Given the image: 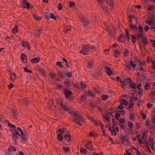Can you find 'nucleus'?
<instances>
[{"instance_id":"f257e3e1","label":"nucleus","mask_w":155,"mask_h":155,"mask_svg":"<svg viewBox=\"0 0 155 155\" xmlns=\"http://www.w3.org/2000/svg\"><path fill=\"white\" fill-rule=\"evenodd\" d=\"M68 113L74 116L73 120L77 124L82 126L83 124L81 122H85L83 117L81 116H78L76 112L70 110L68 111Z\"/></svg>"},{"instance_id":"f03ea898","label":"nucleus","mask_w":155,"mask_h":155,"mask_svg":"<svg viewBox=\"0 0 155 155\" xmlns=\"http://www.w3.org/2000/svg\"><path fill=\"white\" fill-rule=\"evenodd\" d=\"M138 43L140 48L142 50L143 49H145V46L148 44V42L147 38L143 37L141 39V41H139Z\"/></svg>"},{"instance_id":"7ed1b4c3","label":"nucleus","mask_w":155,"mask_h":155,"mask_svg":"<svg viewBox=\"0 0 155 155\" xmlns=\"http://www.w3.org/2000/svg\"><path fill=\"white\" fill-rule=\"evenodd\" d=\"M121 136L119 137V138L122 141L121 144H124L125 141V143L126 145H128L129 144V140L127 138L128 137L127 135L126 134L124 136L122 134H121Z\"/></svg>"},{"instance_id":"20e7f679","label":"nucleus","mask_w":155,"mask_h":155,"mask_svg":"<svg viewBox=\"0 0 155 155\" xmlns=\"http://www.w3.org/2000/svg\"><path fill=\"white\" fill-rule=\"evenodd\" d=\"M131 82L132 80L130 78H127L124 81H120V82L122 83L121 84V86L124 89L126 85H127L128 84L129 85V84H130L129 83Z\"/></svg>"},{"instance_id":"39448f33","label":"nucleus","mask_w":155,"mask_h":155,"mask_svg":"<svg viewBox=\"0 0 155 155\" xmlns=\"http://www.w3.org/2000/svg\"><path fill=\"white\" fill-rule=\"evenodd\" d=\"M63 92L66 98H69V96L72 94V92L67 89H64Z\"/></svg>"},{"instance_id":"423d86ee","label":"nucleus","mask_w":155,"mask_h":155,"mask_svg":"<svg viewBox=\"0 0 155 155\" xmlns=\"http://www.w3.org/2000/svg\"><path fill=\"white\" fill-rule=\"evenodd\" d=\"M36 69L39 72H40L42 76H45V75L46 73L45 70L40 68L39 66H36Z\"/></svg>"},{"instance_id":"0eeeda50","label":"nucleus","mask_w":155,"mask_h":155,"mask_svg":"<svg viewBox=\"0 0 155 155\" xmlns=\"http://www.w3.org/2000/svg\"><path fill=\"white\" fill-rule=\"evenodd\" d=\"M108 32L111 38L112 37L114 38H115L116 32H115L113 28L112 30H110Z\"/></svg>"},{"instance_id":"6e6552de","label":"nucleus","mask_w":155,"mask_h":155,"mask_svg":"<svg viewBox=\"0 0 155 155\" xmlns=\"http://www.w3.org/2000/svg\"><path fill=\"white\" fill-rule=\"evenodd\" d=\"M135 36L137 40L138 39L139 40V39L140 38H143V32H139L137 33L136 35H135Z\"/></svg>"},{"instance_id":"1a4fd4ad","label":"nucleus","mask_w":155,"mask_h":155,"mask_svg":"<svg viewBox=\"0 0 155 155\" xmlns=\"http://www.w3.org/2000/svg\"><path fill=\"white\" fill-rule=\"evenodd\" d=\"M71 137L69 134H65L64 136V139L66 140L68 142L71 141Z\"/></svg>"},{"instance_id":"9d476101","label":"nucleus","mask_w":155,"mask_h":155,"mask_svg":"<svg viewBox=\"0 0 155 155\" xmlns=\"http://www.w3.org/2000/svg\"><path fill=\"white\" fill-rule=\"evenodd\" d=\"M85 146L88 149L91 150H92L93 146L91 141H88V143L85 144Z\"/></svg>"},{"instance_id":"9b49d317","label":"nucleus","mask_w":155,"mask_h":155,"mask_svg":"<svg viewBox=\"0 0 155 155\" xmlns=\"http://www.w3.org/2000/svg\"><path fill=\"white\" fill-rule=\"evenodd\" d=\"M40 58L38 57L37 58H33L31 59L30 61L32 63H38L40 61Z\"/></svg>"},{"instance_id":"f8f14e48","label":"nucleus","mask_w":155,"mask_h":155,"mask_svg":"<svg viewBox=\"0 0 155 155\" xmlns=\"http://www.w3.org/2000/svg\"><path fill=\"white\" fill-rule=\"evenodd\" d=\"M22 61L24 63L27 62V57L25 54L22 53L21 54Z\"/></svg>"},{"instance_id":"ddd939ff","label":"nucleus","mask_w":155,"mask_h":155,"mask_svg":"<svg viewBox=\"0 0 155 155\" xmlns=\"http://www.w3.org/2000/svg\"><path fill=\"white\" fill-rule=\"evenodd\" d=\"M22 42V46L23 47L27 48L29 49V50H30L31 48L28 42H26L25 41L24 42V41H23Z\"/></svg>"},{"instance_id":"4468645a","label":"nucleus","mask_w":155,"mask_h":155,"mask_svg":"<svg viewBox=\"0 0 155 155\" xmlns=\"http://www.w3.org/2000/svg\"><path fill=\"white\" fill-rule=\"evenodd\" d=\"M60 104L63 110H66L67 111L69 110V108L67 106H65L64 105L62 102L60 103Z\"/></svg>"},{"instance_id":"2eb2a0df","label":"nucleus","mask_w":155,"mask_h":155,"mask_svg":"<svg viewBox=\"0 0 155 155\" xmlns=\"http://www.w3.org/2000/svg\"><path fill=\"white\" fill-rule=\"evenodd\" d=\"M122 53L120 52L119 50H115L114 51V56L117 57L118 56H120V54Z\"/></svg>"},{"instance_id":"dca6fc26","label":"nucleus","mask_w":155,"mask_h":155,"mask_svg":"<svg viewBox=\"0 0 155 155\" xmlns=\"http://www.w3.org/2000/svg\"><path fill=\"white\" fill-rule=\"evenodd\" d=\"M105 69L106 71V72L108 75H110L112 74V71H111L110 68L107 67H106Z\"/></svg>"},{"instance_id":"f3484780","label":"nucleus","mask_w":155,"mask_h":155,"mask_svg":"<svg viewBox=\"0 0 155 155\" xmlns=\"http://www.w3.org/2000/svg\"><path fill=\"white\" fill-rule=\"evenodd\" d=\"M20 136L21 137V139L23 141H26L28 138V135L25 133L23 134V135H21Z\"/></svg>"},{"instance_id":"a211bd4d","label":"nucleus","mask_w":155,"mask_h":155,"mask_svg":"<svg viewBox=\"0 0 155 155\" xmlns=\"http://www.w3.org/2000/svg\"><path fill=\"white\" fill-rule=\"evenodd\" d=\"M83 46L85 48L87 49H91V48L93 49H95V47L94 45H93L92 46H91V47H90V45H84Z\"/></svg>"},{"instance_id":"6ab92c4d","label":"nucleus","mask_w":155,"mask_h":155,"mask_svg":"<svg viewBox=\"0 0 155 155\" xmlns=\"http://www.w3.org/2000/svg\"><path fill=\"white\" fill-rule=\"evenodd\" d=\"M120 103L122 104L127 106L128 105V102L126 100L123 99L120 101Z\"/></svg>"},{"instance_id":"aec40b11","label":"nucleus","mask_w":155,"mask_h":155,"mask_svg":"<svg viewBox=\"0 0 155 155\" xmlns=\"http://www.w3.org/2000/svg\"><path fill=\"white\" fill-rule=\"evenodd\" d=\"M15 28L12 29V33H16L18 32V25H15Z\"/></svg>"},{"instance_id":"412c9836","label":"nucleus","mask_w":155,"mask_h":155,"mask_svg":"<svg viewBox=\"0 0 155 155\" xmlns=\"http://www.w3.org/2000/svg\"><path fill=\"white\" fill-rule=\"evenodd\" d=\"M130 87L132 89L136 88V85L134 82H133L132 83H130L129 84Z\"/></svg>"},{"instance_id":"4be33fe9","label":"nucleus","mask_w":155,"mask_h":155,"mask_svg":"<svg viewBox=\"0 0 155 155\" xmlns=\"http://www.w3.org/2000/svg\"><path fill=\"white\" fill-rule=\"evenodd\" d=\"M104 2H100V3H97V4L102 8L104 9L106 8V6L104 4Z\"/></svg>"},{"instance_id":"5701e85b","label":"nucleus","mask_w":155,"mask_h":155,"mask_svg":"<svg viewBox=\"0 0 155 155\" xmlns=\"http://www.w3.org/2000/svg\"><path fill=\"white\" fill-rule=\"evenodd\" d=\"M17 135H15V134H13L12 135V139L15 142H17L16 140L18 138Z\"/></svg>"},{"instance_id":"b1692460","label":"nucleus","mask_w":155,"mask_h":155,"mask_svg":"<svg viewBox=\"0 0 155 155\" xmlns=\"http://www.w3.org/2000/svg\"><path fill=\"white\" fill-rule=\"evenodd\" d=\"M8 150L9 151L12 152L13 151H15L16 149L14 147L10 146V147L8 149Z\"/></svg>"},{"instance_id":"393cba45","label":"nucleus","mask_w":155,"mask_h":155,"mask_svg":"<svg viewBox=\"0 0 155 155\" xmlns=\"http://www.w3.org/2000/svg\"><path fill=\"white\" fill-rule=\"evenodd\" d=\"M132 39L131 41L133 43H135L136 42V39L135 35H131Z\"/></svg>"},{"instance_id":"a878e982","label":"nucleus","mask_w":155,"mask_h":155,"mask_svg":"<svg viewBox=\"0 0 155 155\" xmlns=\"http://www.w3.org/2000/svg\"><path fill=\"white\" fill-rule=\"evenodd\" d=\"M62 149L65 152H68L70 150V148L68 147H63Z\"/></svg>"},{"instance_id":"bb28decb","label":"nucleus","mask_w":155,"mask_h":155,"mask_svg":"<svg viewBox=\"0 0 155 155\" xmlns=\"http://www.w3.org/2000/svg\"><path fill=\"white\" fill-rule=\"evenodd\" d=\"M130 66L132 67L133 68H134L136 66V64L133 63V62L131 61H130Z\"/></svg>"},{"instance_id":"cd10ccee","label":"nucleus","mask_w":155,"mask_h":155,"mask_svg":"<svg viewBox=\"0 0 155 155\" xmlns=\"http://www.w3.org/2000/svg\"><path fill=\"white\" fill-rule=\"evenodd\" d=\"M102 117L105 119L106 120L108 121H109V117L108 115L105 114L104 115L102 116Z\"/></svg>"},{"instance_id":"c85d7f7f","label":"nucleus","mask_w":155,"mask_h":155,"mask_svg":"<svg viewBox=\"0 0 155 155\" xmlns=\"http://www.w3.org/2000/svg\"><path fill=\"white\" fill-rule=\"evenodd\" d=\"M85 48H82L81 51H80V52L81 53H82L83 54H87V50H85Z\"/></svg>"},{"instance_id":"c756f323","label":"nucleus","mask_w":155,"mask_h":155,"mask_svg":"<svg viewBox=\"0 0 155 155\" xmlns=\"http://www.w3.org/2000/svg\"><path fill=\"white\" fill-rule=\"evenodd\" d=\"M63 136L61 134H58L57 136L58 139L60 141H61L63 139Z\"/></svg>"},{"instance_id":"7c9ffc66","label":"nucleus","mask_w":155,"mask_h":155,"mask_svg":"<svg viewBox=\"0 0 155 155\" xmlns=\"http://www.w3.org/2000/svg\"><path fill=\"white\" fill-rule=\"evenodd\" d=\"M130 25L129 26L130 30H131L132 29H137V28L135 25H133L131 23H130Z\"/></svg>"},{"instance_id":"2f4dec72","label":"nucleus","mask_w":155,"mask_h":155,"mask_svg":"<svg viewBox=\"0 0 155 155\" xmlns=\"http://www.w3.org/2000/svg\"><path fill=\"white\" fill-rule=\"evenodd\" d=\"M80 85L81 86L82 89H84L87 87V85L85 84H83L82 81L80 82Z\"/></svg>"},{"instance_id":"473e14b6","label":"nucleus","mask_w":155,"mask_h":155,"mask_svg":"<svg viewBox=\"0 0 155 155\" xmlns=\"http://www.w3.org/2000/svg\"><path fill=\"white\" fill-rule=\"evenodd\" d=\"M127 125L130 129L132 128L133 127V124L130 121H128V122Z\"/></svg>"},{"instance_id":"72a5a7b5","label":"nucleus","mask_w":155,"mask_h":155,"mask_svg":"<svg viewBox=\"0 0 155 155\" xmlns=\"http://www.w3.org/2000/svg\"><path fill=\"white\" fill-rule=\"evenodd\" d=\"M86 96H87V95H82L81 97V101H85L86 99Z\"/></svg>"},{"instance_id":"f704fd0d","label":"nucleus","mask_w":155,"mask_h":155,"mask_svg":"<svg viewBox=\"0 0 155 155\" xmlns=\"http://www.w3.org/2000/svg\"><path fill=\"white\" fill-rule=\"evenodd\" d=\"M8 126L12 129H14V128H15V125H13L10 123H8Z\"/></svg>"},{"instance_id":"c9c22d12","label":"nucleus","mask_w":155,"mask_h":155,"mask_svg":"<svg viewBox=\"0 0 155 155\" xmlns=\"http://www.w3.org/2000/svg\"><path fill=\"white\" fill-rule=\"evenodd\" d=\"M147 131L146 130H145L143 131V134L142 135V138L143 139V140H144V137H147V136L146 135V134H147Z\"/></svg>"},{"instance_id":"e433bc0d","label":"nucleus","mask_w":155,"mask_h":155,"mask_svg":"<svg viewBox=\"0 0 155 155\" xmlns=\"http://www.w3.org/2000/svg\"><path fill=\"white\" fill-rule=\"evenodd\" d=\"M27 2L26 0H23V1L22 5V7H24V8H26V2Z\"/></svg>"},{"instance_id":"4c0bfd02","label":"nucleus","mask_w":155,"mask_h":155,"mask_svg":"<svg viewBox=\"0 0 155 155\" xmlns=\"http://www.w3.org/2000/svg\"><path fill=\"white\" fill-rule=\"evenodd\" d=\"M108 96L107 95H104L102 96V99L104 101L106 100L108 98Z\"/></svg>"},{"instance_id":"58836bf2","label":"nucleus","mask_w":155,"mask_h":155,"mask_svg":"<svg viewBox=\"0 0 155 155\" xmlns=\"http://www.w3.org/2000/svg\"><path fill=\"white\" fill-rule=\"evenodd\" d=\"M50 15V13L48 12L46 13L45 15V18L46 19L48 20L49 18V16Z\"/></svg>"},{"instance_id":"ea45409f","label":"nucleus","mask_w":155,"mask_h":155,"mask_svg":"<svg viewBox=\"0 0 155 155\" xmlns=\"http://www.w3.org/2000/svg\"><path fill=\"white\" fill-rule=\"evenodd\" d=\"M129 53V51L126 48L125 49L124 51V56H126Z\"/></svg>"},{"instance_id":"a19ab883","label":"nucleus","mask_w":155,"mask_h":155,"mask_svg":"<svg viewBox=\"0 0 155 155\" xmlns=\"http://www.w3.org/2000/svg\"><path fill=\"white\" fill-rule=\"evenodd\" d=\"M24 70L25 72H28L30 73H32V71L28 69L27 67H25L24 68Z\"/></svg>"},{"instance_id":"79ce46f5","label":"nucleus","mask_w":155,"mask_h":155,"mask_svg":"<svg viewBox=\"0 0 155 155\" xmlns=\"http://www.w3.org/2000/svg\"><path fill=\"white\" fill-rule=\"evenodd\" d=\"M80 152L82 153H85L87 152V150L86 149L83 148H81L80 149Z\"/></svg>"},{"instance_id":"37998d69","label":"nucleus","mask_w":155,"mask_h":155,"mask_svg":"<svg viewBox=\"0 0 155 155\" xmlns=\"http://www.w3.org/2000/svg\"><path fill=\"white\" fill-rule=\"evenodd\" d=\"M137 94L139 96H142L143 95V90H142L140 91H138Z\"/></svg>"},{"instance_id":"c03bdc74","label":"nucleus","mask_w":155,"mask_h":155,"mask_svg":"<svg viewBox=\"0 0 155 155\" xmlns=\"http://www.w3.org/2000/svg\"><path fill=\"white\" fill-rule=\"evenodd\" d=\"M75 5V3L74 2H70L69 4V6L71 8L74 7Z\"/></svg>"},{"instance_id":"a18cd8bd","label":"nucleus","mask_w":155,"mask_h":155,"mask_svg":"<svg viewBox=\"0 0 155 155\" xmlns=\"http://www.w3.org/2000/svg\"><path fill=\"white\" fill-rule=\"evenodd\" d=\"M120 114L119 113H117L115 115V117L116 120H118L120 117Z\"/></svg>"},{"instance_id":"49530a36","label":"nucleus","mask_w":155,"mask_h":155,"mask_svg":"<svg viewBox=\"0 0 155 155\" xmlns=\"http://www.w3.org/2000/svg\"><path fill=\"white\" fill-rule=\"evenodd\" d=\"M50 18L53 19H54V20H56V18L55 16H54V14L53 13H51L50 14Z\"/></svg>"},{"instance_id":"de8ad7c7","label":"nucleus","mask_w":155,"mask_h":155,"mask_svg":"<svg viewBox=\"0 0 155 155\" xmlns=\"http://www.w3.org/2000/svg\"><path fill=\"white\" fill-rule=\"evenodd\" d=\"M87 95L91 96V97H94L95 94L93 93H91L90 91H88L87 92Z\"/></svg>"},{"instance_id":"09e8293b","label":"nucleus","mask_w":155,"mask_h":155,"mask_svg":"<svg viewBox=\"0 0 155 155\" xmlns=\"http://www.w3.org/2000/svg\"><path fill=\"white\" fill-rule=\"evenodd\" d=\"M145 22L147 24H148L149 25H153L151 24L152 23H153V22H152L151 20H146L145 21Z\"/></svg>"},{"instance_id":"8fccbe9b","label":"nucleus","mask_w":155,"mask_h":155,"mask_svg":"<svg viewBox=\"0 0 155 155\" xmlns=\"http://www.w3.org/2000/svg\"><path fill=\"white\" fill-rule=\"evenodd\" d=\"M93 64H91L90 62H87V67L88 68H89L91 69L92 68Z\"/></svg>"},{"instance_id":"3c124183","label":"nucleus","mask_w":155,"mask_h":155,"mask_svg":"<svg viewBox=\"0 0 155 155\" xmlns=\"http://www.w3.org/2000/svg\"><path fill=\"white\" fill-rule=\"evenodd\" d=\"M107 3L110 6L112 7L113 5V3L112 1L111 0L107 1Z\"/></svg>"},{"instance_id":"603ef678","label":"nucleus","mask_w":155,"mask_h":155,"mask_svg":"<svg viewBox=\"0 0 155 155\" xmlns=\"http://www.w3.org/2000/svg\"><path fill=\"white\" fill-rule=\"evenodd\" d=\"M125 107L122 105V104H120L117 107V109H123Z\"/></svg>"},{"instance_id":"864d4df0","label":"nucleus","mask_w":155,"mask_h":155,"mask_svg":"<svg viewBox=\"0 0 155 155\" xmlns=\"http://www.w3.org/2000/svg\"><path fill=\"white\" fill-rule=\"evenodd\" d=\"M33 17L34 19H35L37 21H39L40 20V19H39V17L38 16H37L35 15H33Z\"/></svg>"},{"instance_id":"5fc2aeb1","label":"nucleus","mask_w":155,"mask_h":155,"mask_svg":"<svg viewBox=\"0 0 155 155\" xmlns=\"http://www.w3.org/2000/svg\"><path fill=\"white\" fill-rule=\"evenodd\" d=\"M67 132V130L65 128H64L62 129V132H61V133L63 134Z\"/></svg>"},{"instance_id":"6e6d98bb","label":"nucleus","mask_w":155,"mask_h":155,"mask_svg":"<svg viewBox=\"0 0 155 155\" xmlns=\"http://www.w3.org/2000/svg\"><path fill=\"white\" fill-rule=\"evenodd\" d=\"M138 62L139 63V65L140 66V67H142L143 65H144V64L143 62H141L140 60H138Z\"/></svg>"},{"instance_id":"4d7b16f0","label":"nucleus","mask_w":155,"mask_h":155,"mask_svg":"<svg viewBox=\"0 0 155 155\" xmlns=\"http://www.w3.org/2000/svg\"><path fill=\"white\" fill-rule=\"evenodd\" d=\"M58 9L59 10H60L62 9V6L61 5V3H60L58 4Z\"/></svg>"},{"instance_id":"13d9d810","label":"nucleus","mask_w":155,"mask_h":155,"mask_svg":"<svg viewBox=\"0 0 155 155\" xmlns=\"http://www.w3.org/2000/svg\"><path fill=\"white\" fill-rule=\"evenodd\" d=\"M141 115H142V117L143 120H145L146 118V114H143V113L141 112Z\"/></svg>"},{"instance_id":"bf43d9fd","label":"nucleus","mask_w":155,"mask_h":155,"mask_svg":"<svg viewBox=\"0 0 155 155\" xmlns=\"http://www.w3.org/2000/svg\"><path fill=\"white\" fill-rule=\"evenodd\" d=\"M71 28H65L64 29V33H66L68 31H70L71 30Z\"/></svg>"},{"instance_id":"052dcab7","label":"nucleus","mask_w":155,"mask_h":155,"mask_svg":"<svg viewBox=\"0 0 155 155\" xmlns=\"http://www.w3.org/2000/svg\"><path fill=\"white\" fill-rule=\"evenodd\" d=\"M134 114H132L130 115L129 118L130 120H132L134 118Z\"/></svg>"},{"instance_id":"680f3d73","label":"nucleus","mask_w":155,"mask_h":155,"mask_svg":"<svg viewBox=\"0 0 155 155\" xmlns=\"http://www.w3.org/2000/svg\"><path fill=\"white\" fill-rule=\"evenodd\" d=\"M138 31L139 32H143V28L141 26H139L138 28Z\"/></svg>"},{"instance_id":"e2e57ef3","label":"nucleus","mask_w":155,"mask_h":155,"mask_svg":"<svg viewBox=\"0 0 155 155\" xmlns=\"http://www.w3.org/2000/svg\"><path fill=\"white\" fill-rule=\"evenodd\" d=\"M61 62L58 61L57 62L56 64L57 66H60L61 67V68H62L63 67V66L61 65Z\"/></svg>"},{"instance_id":"0e129e2a","label":"nucleus","mask_w":155,"mask_h":155,"mask_svg":"<svg viewBox=\"0 0 155 155\" xmlns=\"http://www.w3.org/2000/svg\"><path fill=\"white\" fill-rule=\"evenodd\" d=\"M149 86L150 85L148 83H147V84H146L144 86L145 89L146 90L149 89Z\"/></svg>"},{"instance_id":"69168bd1","label":"nucleus","mask_w":155,"mask_h":155,"mask_svg":"<svg viewBox=\"0 0 155 155\" xmlns=\"http://www.w3.org/2000/svg\"><path fill=\"white\" fill-rule=\"evenodd\" d=\"M119 122L120 123H123L125 121V120L124 119H120L119 120Z\"/></svg>"},{"instance_id":"338daca9","label":"nucleus","mask_w":155,"mask_h":155,"mask_svg":"<svg viewBox=\"0 0 155 155\" xmlns=\"http://www.w3.org/2000/svg\"><path fill=\"white\" fill-rule=\"evenodd\" d=\"M51 78V79H53V78L55 77V74L54 73H50Z\"/></svg>"},{"instance_id":"774afa93","label":"nucleus","mask_w":155,"mask_h":155,"mask_svg":"<svg viewBox=\"0 0 155 155\" xmlns=\"http://www.w3.org/2000/svg\"><path fill=\"white\" fill-rule=\"evenodd\" d=\"M136 151L137 152V155H142L140 153V152L138 150V148H137Z\"/></svg>"}]
</instances>
